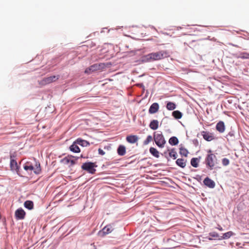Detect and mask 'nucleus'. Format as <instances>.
Returning a JSON list of instances; mask_svg holds the SVG:
<instances>
[{
    "label": "nucleus",
    "mask_w": 249,
    "mask_h": 249,
    "mask_svg": "<svg viewBox=\"0 0 249 249\" xmlns=\"http://www.w3.org/2000/svg\"><path fill=\"white\" fill-rule=\"evenodd\" d=\"M24 169L26 171H33L36 174H39L41 171V168L39 163H36V167H34L33 165L29 164V163H27L24 166Z\"/></svg>",
    "instance_id": "obj_5"
},
{
    "label": "nucleus",
    "mask_w": 249,
    "mask_h": 249,
    "mask_svg": "<svg viewBox=\"0 0 249 249\" xmlns=\"http://www.w3.org/2000/svg\"><path fill=\"white\" fill-rule=\"evenodd\" d=\"M59 78V75H53L44 78L41 81L42 84H49L57 80Z\"/></svg>",
    "instance_id": "obj_6"
},
{
    "label": "nucleus",
    "mask_w": 249,
    "mask_h": 249,
    "mask_svg": "<svg viewBox=\"0 0 249 249\" xmlns=\"http://www.w3.org/2000/svg\"><path fill=\"white\" fill-rule=\"evenodd\" d=\"M217 229L220 231H223V228L219 225H218V227L217 228Z\"/></svg>",
    "instance_id": "obj_38"
},
{
    "label": "nucleus",
    "mask_w": 249,
    "mask_h": 249,
    "mask_svg": "<svg viewBox=\"0 0 249 249\" xmlns=\"http://www.w3.org/2000/svg\"><path fill=\"white\" fill-rule=\"evenodd\" d=\"M159 109V105L157 103H154L152 104L149 109V112L150 114H154L156 113Z\"/></svg>",
    "instance_id": "obj_12"
},
{
    "label": "nucleus",
    "mask_w": 249,
    "mask_h": 249,
    "mask_svg": "<svg viewBox=\"0 0 249 249\" xmlns=\"http://www.w3.org/2000/svg\"><path fill=\"white\" fill-rule=\"evenodd\" d=\"M139 138L136 135H129L126 138V141L130 143H134L138 141Z\"/></svg>",
    "instance_id": "obj_13"
},
{
    "label": "nucleus",
    "mask_w": 249,
    "mask_h": 249,
    "mask_svg": "<svg viewBox=\"0 0 249 249\" xmlns=\"http://www.w3.org/2000/svg\"><path fill=\"white\" fill-rule=\"evenodd\" d=\"M97 167L94 163L89 162L83 164L82 165V169L84 170L87 171L88 172L93 174L96 171L95 167Z\"/></svg>",
    "instance_id": "obj_4"
},
{
    "label": "nucleus",
    "mask_w": 249,
    "mask_h": 249,
    "mask_svg": "<svg viewBox=\"0 0 249 249\" xmlns=\"http://www.w3.org/2000/svg\"><path fill=\"white\" fill-rule=\"evenodd\" d=\"M204 184L207 186L209 187L210 188H213L215 186L214 182L209 178H206L204 179L203 181Z\"/></svg>",
    "instance_id": "obj_11"
},
{
    "label": "nucleus",
    "mask_w": 249,
    "mask_h": 249,
    "mask_svg": "<svg viewBox=\"0 0 249 249\" xmlns=\"http://www.w3.org/2000/svg\"><path fill=\"white\" fill-rule=\"evenodd\" d=\"M117 153L121 156L124 155L126 153L125 147L123 145H119L117 149Z\"/></svg>",
    "instance_id": "obj_16"
},
{
    "label": "nucleus",
    "mask_w": 249,
    "mask_h": 249,
    "mask_svg": "<svg viewBox=\"0 0 249 249\" xmlns=\"http://www.w3.org/2000/svg\"><path fill=\"white\" fill-rule=\"evenodd\" d=\"M239 57L242 59H249V53L247 52L241 53Z\"/></svg>",
    "instance_id": "obj_30"
},
{
    "label": "nucleus",
    "mask_w": 249,
    "mask_h": 249,
    "mask_svg": "<svg viewBox=\"0 0 249 249\" xmlns=\"http://www.w3.org/2000/svg\"><path fill=\"white\" fill-rule=\"evenodd\" d=\"M74 158L72 156H68L63 159V161L66 164H70L71 166H72L76 163V161L78 159V158H76L75 160L71 159V158Z\"/></svg>",
    "instance_id": "obj_9"
},
{
    "label": "nucleus",
    "mask_w": 249,
    "mask_h": 249,
    "mask_svg": "<svg viewBox=\"0 0 249 249\" xmlns=\"http://www.w3.org/2000/svg\"><path fill=\"white\" fill-rule=\"evenodd\" d=\"M150 128L152 130H156L159 127V122L157 120H153L151 121L149 124Z\"/></svg>",
    "instance_id": "obj_18"
},
{
    "label": "nucleus",
    "mask_w": 249,
    "mask_h": 249,
    "mask_svg": "<svg viewBox=\"0 0 249 249\" xmlns=\"http://www.w3.org/2000/svg\"><path fill=\"white\" fill-rule=\"evenodd\" d=\"M70 149L71 151L74 153H79L80 152L79 147L76 145L75 143H73L70 147Z\"/></svg>",
    "instance_id": "obj_19"
},
{
    "label": "nucleus",
    "mask_w": 249,
    "mask_h": 249,
    "mask_svg": "<svg viewBox=\"0 0 249 249\" xmlns=\"http://www.w3.org/2000/svg\"><path fill=\"white\" fill-rule=\"evenodd\" d=\"M98 153L101 155H104L105 154V152L101 148L98 149Z\"/></svg>",
    "instance_id": "obj_36"
},
{
    "label": "nucleus",
    "mask_w": 249,
    "mask_h": 249,
    "mask_svg": "<svg viewBox=\"0 0 249 249\" xmlns=\"http://www.w3.org/2000/svg\"><path fill=\"white\" fill-rule=\"evenodd\" d=\"M170 56L169 53L167 51L161 50L157 52H154L149 53L144 56V60L152 62L154 61L160 60Z\"/></svg>",
    "instance_id": "obj_1"
},
{
    "label": "nucleus",
    "mask_w": 249,
    "mask_h": 249,
    "mask_svg": "<svg viewBox=\"0 0 249 249\" xmlns=\"http://www.w3.org/2000/svg\"><path fill=\"white\" fill-rule=\"evenodd\" d=\"M168 151L169 152V156L170 158H173L174 160L177 158V152L174 149H171V150H168Z\"/></svg>",
    "instance_id": "obj_26"
},
{
    "label": "nucleus",
    "mask_w": 249,
    "mask_h": 249,
    "mask_svg": "<svg viewBox=\"0 0 249 249\" xmlns=\"http://www.w3.org/2000/svg\"><path fill=\"white\" fill-rule=\"evenodd\" d=\"M201 135L204 139L208 142L212 141L215 139L213 134L209 131H203L201 132Z\"/></svg>",
    "instance_id": "obj_7"
},
{
    "label": "nucleus",
    "mask_w": 249,
    "mask_h": 249,
    "mask_svg": "<svg viewBox=\"0 0 249 249\" xmlns=\"http://www.w3.org/2000/svg\"><path fill=\"white\" fill-rule=\"evenodd\" d=\"M205 159V163L207 166L211 170L214 168L215 165L217 163V159L215 155L212 153V150H209Z\"/></svg>",
    "instance_id": "obj_2"
},
{
    "label": "nucleus",
    "mask_w": 249,
    "mask_h": 249,
    "mask_svg": "<svg viewBox=\"0 0 249 249\" xmlns=\"http://www.w3.org/2000/svg\"><path fill=\"white\" fill-rule=\"evenodd\" d=\"M153 140V138L151 136L149 135L147 136L146 140L143 142L144 145L148 144L150 142H151Z\"/></svg>",
    "instance_id": "obj_31"
},
{
    "label": "nucleus",
    "mask_w": 249,
    "mask_h": 249,
    "mask_svg": "<svg viewBox=\"0 0 249 249\" xmlns=\"http://www.w3.org/2000/svg\"><path fill=\"white\" fill-rule=\"evenodd\" d=\"M113 230L112 226L111 224L107 225L102 230V232L104 235L110 233Z\"/></svg>",
    "instance_id": "obj_14"
},
{
    "label": "nucleus",
    "mask_w": 249,
    "mask_h": 249,
    "mask_svg": "<svg viewBox=\"0 0 249 249\" xmlns=\"http://www.w3.org/2000/svg\"><path fill=\"white\" fill-rule=\"evenodd\" d=\"M15 215L17 219H23L25 217V212L22 209L19 208L16 211Z\"/></svg>",
    "instance_id": "obj_8"
},
{
    "label": "nucleus",
    "mask_w": 249,
    "mask_h": 249,
    "mask_svg": "<svg viewBox=\"0 0 249 249\" xmlns=\"http://www.w3.org/2000/svg\"><path fill=\"white\" fill-rule=\"evenodd\" d=\"M24 205L25 208L28 209L29 210L32 209L34 207L33 202L30 200L26 201L24 203Z\"/></svg>",
    "instance_id": "obj_23"
},
{
    "label": "nucleus",
    "mask_w": 249,
    "mask_h": 249,
    "mask_svg": "<svg viewBox=\"0 0 249 249\" xmlns=\"http://www.w3.org/2000/svg\"><path fill=\"white\" fill-rule=\"evenodd\" d=\"M172 115L174 118L178 119L181 118L182 114L179 111L176 110L173 112Z\"/></svg>",
    "instance_id": "obj_28"
},
{
    "label": "nucleus",
    "mask_w": 249,
    "mask_h": 249,
    "mask_svg": "<svg viewBox=\"0 0 249 249\" xmlns=\"http://www.w3.org/2000/svg\"><path fill=\"white\" fill-rule=\"evenodd\" d=\"M103 64H95L93 65H91L89 67V71H96L100 70L101 68H103Z\"/></svg>",
    "instance_id": "obj_17"
},
{
    "label": "nucleus",
    "mask_w": 249,
    "mask_h": 249,
    "mask_svg": "<svg viewBox=\"0 0 249 249\" xmlns=\"http://www.w3.org/2000/svg\"><path fill=\"white\" fill-rule=\"evenodd\" d=\"M76 142L80 145H83L84 144V142H87L86 141H84V140H81V139H77Z\"/></svg>",
    "instance_id": "obj_34"
},
{
    "label": "nucleus",
    "mask_w": 249,
    "mask_h": 249,
    "mask_svg": "<svg viewBox=\"0 0 249 249\" xmlns=\"http://www.w3.org/2000/svg\"><path fill=\"white\" fill-rule=\"evenodd\" d=\"M90 71H89V68H88L86 69L85 72L87 73H89Z\"/></svg>",
    "instance_id": "obj_37"
},
{
    "label": "nucleus",
    "mask_w": 249,
    "mask_h": 249,
    "mask_svg": "<svg viewBox=\"0 0 249 249\" xmlns=\"http://www.w3.org/2000/svg\"><path fill=\"white\" fill-rule=\"evenodd\" d=\"M178 142V139L176 137H172L169 140V143L172 145H177Z\"/></svg>",
    "instance_id": "obj_24"
},
{
    "label": "nucleus",
    "mask_w": 249,
    "mask_h": 249,
    "mask_svg": "<svg viewBox=\"0 0 249 249\" xmlns=\"http://www.w3.org/2000/svg\"><path fill=\"white\" fill-rule=\"evenodd\" d=\"M154 140L156 144L160 148L164 146L166 143L165 139L161 132H155L154 133Z\"/></svg>",
    "instance_id": "obj_3"
},
{
    "label": "nucleus",
    "mask_w": 249,
    "mask_h": 249,
    "mask_svg": "<svg viewBox=\"0 0 249 249\" xmlns=\"http://www.w3.org/2000/svg\"><path fill=\"white\" fill-rule=\"evenodd\" d=\"M166 107L167 109L170 110H174L176 108V105L172 102H168L167 104Z\"/></svg>",
    "instance_id": "obj_29"
},
{
    "label": "nucleus",
    "mask_w": 249,
    "mask_h": 249,
    "mask_svg": "<svg viewBox=\"0 0 249 249\" xmlns=\"http://www.w3.org/2000/svg\"><path fill=\"white\" fill-rule=\"evenodd\" d=\"M216 129L221 133H223L225 130V125L224 122L222 121H219L216 124Z\"/></svg>",
    "instance_id": "obj_10"
},
{
    "label": "nucleus",
    "mask_w": 249,
    "mask_h": 249,
    "mask_svg": "<svg viewBox=\"0 0 249 249\" xmlns=\"http://www.w3.org/2000/svg\"><path fill=\"white\" fill-rule=\"evenodd\" d=\"M234 235V233L231 231H230L227 232H226L223 234V235L221 236V239H229L230 238L231 236Z\"/></svg>",
    "instance_id": "obj_25"
},
{
    "label": "nucleus",
    "mask_w": 249,
    "mask_h": 249,
    "mask_svg": "<svg viewBox=\"0 0 249 249\" xmlns=\"http://www.w3.org/2000/svg\"><path fill=\"white\" fill-rule=\"evenodd\" d=\"M199 162V159L197 158H194L191 160V164L194 167H197Z\"/></svg>",
    "instance_id": "obj_22"
},
{
    "label": "nucleus",
    "mask_w": 249,
    "mask_h": 249,
    "mask_svg": "<svg viewBox=\"0 0 249 249\" xmlns=\"http://www.w3.org/2000/svg\"><path fill=\"white\" fill-rule=\"evenodd\" d=\"M10 167L12 170H17L18 169V163L16 160L13 159L11 160Z\"/></svg>",
    "instance_id": "obj_21"
},
{
    "label": "nucleus",
    "mask_w": 249,
    "mask_h": 249,
    "mask_svg": "<svg viewBox=\"0 0 249 249\" xmlns=\"http://www.w3.org/2000/svg\"><path fill=\"white\" fill-rule=\"evenodd\" d=\"M180 151L179 153L181 155L184 156L185 157L187 156V149H186L184 148H183L182 147H180Z\"/></svg>",
    "instance_id": "obj_32"
},
{
    "label": "nucleus",
    "mask_w": 249,
    "mask_h": 249,
    "mask_svg": "<svg viewBox=\"0 0 249 249\" xmlns=\"http://www.w3.org/2000/svg\"><path fill=\"white\" fill-rule=\"evenodd\" d=\"M222 163L224 166H227L228 164H229L230 161H229V159H228L227 158H224L222 160Z\"/></svg>",
    "instance_id": "obj_33"
},
{
    "label": "nucleus",
    "mask_w": 249,
    "mask_h": 249,
    "mask_svg": "<svg viewBox=\"0 0 249 249\" xmlns=\"http://www.w3.org/2000/svg\"><path fill=\"white\" fill-rule=\"evenodd\" d=\"M210 235L213 237L217 238L219 237V234L215 232L210 233Z\"/></svg>",
    "instance_id": "obj_35"
},
{
    "label": "nucleus",
    "mask_w": 249,
    "mask_h": 249,
    "mask_svg": "<svg viewBox=\"0 0 249 249\" xmlns=\"http://www.w3.org/2000/svg\"><path fill=\"white\" fill-rule=\"evenodd\" d=\"M149 152L156 158H159L160 157L159 151L154 147H150L149 149Z\"/></svg>",
    "instance_id": "obj_20"
},
{
    "label": "nucleus",
    "mask_w": 249,
    "mask_h": 249,
    "mask_svg": "<svg viewBox=\"0 0 249 249\" xmlns=\"http://www.w3.org/2000/svg\"><path fill=\"white\" fill-rule=\"evenodd\" d=\"M177 246L176 242L171 239H167L166 241V247L168 249H172Z\"/></svg>",
    "instance_id": "obj_15"
},
{
    "label": "nucleus",
    "mask_w": 249,
    "mask_h": 249,
    "mask_svg": "<svg viewBox=\"0 0 249 249\" xmlns=\"http://www.w3.org/2000/svg\"><path fill=\"white\" fill-rule=\"evenodd\" d=\"M177 164L181 167H184L186 165V162L184 160L182 159H178L176 161Z\"/></svg>",
    "instance_id": "obj_27"
}]
</instances>
